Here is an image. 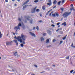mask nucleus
<instances>
[{"mask_svg": "<svg viewBox=\"0 0 75 75\" xmlns=\"http://www.w3.org/2000/svg\"><path fill=\"white\" fill-rule=\"evenodd\" d=\"M27 38V36L23 34L21 35V36H19L16 39L18 41H20L21 42H23V44H25V41Z\"/></svg>", "mask_w": 75, "mask_h": 75, "instance_id": "1", "label": "nucleus"}, {"mask_svg": "<svg viewBox=\"0 0 75 75\" xmlns=\"http://www.w3.org/2000/svg\"><path fill=\"white\" fill-rule=\"evenodd\" d=\"M35 27H33V30H35Z\"/></svg>", "mask_w": 75, "mask_h": 75, "instance_id": "48", "label": "nucleus"}, {"mask_svg": "<svg viewBox=\"0 0 75 75\" xmlns=\"http://www.w3.org/2000/svg\"><path fill=\"white\" fill-rule=\"evenodd\" d=\"M75 71H74V72H73V73H74V74H75Z\"/></svg>", "mask_w": 75, "mask_h": 75, "instance_id": "60", "label": "nucleus"}, {"mask_svg": "<svg viewBox=\"0 0 75 75\" xmlns=\"http://www.w3.org/2000/svg\"><path fill=\"white\" fill-rule=\"evenodd\" d=\"M27 20L29 21L30 20V23L31 24H32V23H33V19L30 17L29 16L28 17V18H27Z\"/></svg>", "mask_w": 75, "mask_h": 75, "instance_id": "4", "label": "nucleus"}, {"mask_svg": "<svg viewBox=\"0 0 75 75\" xmlns=\"http://www.w3.org/2000/svg\"><path fill=\"white\" fill-rule=\"evenodd\" d=\"M17 52H16L15 53H14V55H15V56H17Z\"/></svg>", "mask_w": 75, "mask_h": 75, "instance_id": "20", "label": "nucleus"}, {"mask_svg": "<svg viewBox=\"0 0 75 75\" xmlns=\"http://www.w3.org/2000/svg\"><path fill=\"white\" fill-rule=\"evenodd\" d=\"M1 59V57H0V59Z\"/></svg>", "mask_w": 75, "mask_h": 75, "instance_id": "64", "label": "nucleus"}, {"mask_svg": "<svg viewBox=\"0 0 75 75\" xmlns=\"http://www.w3.org/2000/svg\"><path fill=\"white\" fill-rule=\"evenodd\" d=\"M40 11V9H36V11L37 12H38L39 11Z\"/></svg>", "mask_w": 75, "mask_h": 75, "instance_id": "33", "label": "nucleus"}, {"mask_svg": "<svg viewBox=\"0 0 75 75\" xmlns=\"http://www.w3.org/2000/svg\"><path fill=\"white\" fill-rule=\"evenodd\" d=\"M35 3H38V0H35L34 1Z\"/></svg>", "mask_w": 75, "mask_h": 75, "instance_id": "25", "label": "nucleus"}, {"mask_svg": "<svg viewBox=\"0 0 75 75\" xmlns=\"http://www.w3.org/2000/svg\"><path fill=\"white\" fill-rule=\"evenodd\" d=\"M46 33H44L43 34V35H44V36H45V35H46Z\"/></svg>", "mask_w": 75, "mask_h": 75, "instance_id": "31", "label": "nucleus"}, {"mask_svg": "<svg viewBox=\"0 0 75 75\" xmlns=\"http://www.w3.org/2000/svg\"><path fill=\"white\" fill-rule=\"evenodd\" d=\"M58 27H60V25H59Z\"/></svg>", "mask_w": 75, "mask_h": 75, "instance_id": "63", "label": "nucleus"}, {"mask_svg": "<svg viewBox=\"0 0 75 75\" xmlns=\"http://www.w3.org/2000/svg\"><path fill=\"white\" fill-rule=\"evenodd\" d=\"M67 35L66 36H65L64 37V38H62V39H63V40H65V39H66V38L67 37Z\"/></svg>", "mask_w": 75, "mask_h": 75, "instance_id": "17", "label": "nucleus"}, {"mask_svg": "<svg viewBox=\"0 0 75 75\" xmlns=\"http://www.w3.org/2000/svg\"><path fill=\"white\" fill-rule=\"evenodd\" d=\"M51 26H52V27H55V25H53V24H52V25H51Z\"/></svg>", "mask_w": 75, "mask_h": 75, "instance_id": "38", "label": "nucleus"}, {"mask_svg": "<svg viewBox=\"0 0 75 75\" xmlns=\"http://www.w3.org/2000/svg\"><path fill=\"white\" fill-rule=\"evenodd\" d=\"M5 1L6 3H7L8 2V0H5Z\"/></svg>", "mask_w": 75, "mask_h": 75, "instance_id": "45", "label": "nucleus"}, {"mask_svg": "<svg viewBox=\"0 0 75 75\" xmlns=\"http://www.w3.org/2000/svg\"><path fill=\"white\" fill-rule=\"evenodd\" d=\"M61 10L62 11H64V8H61Z\"/></svg>", "mask_w": 75, "mask_h": 75, "instance_id": "35", "label": "nucleus"}, {"mask_svg": "<svg viewBox=\"0 0 75 75\" xmlns=\"http://www.w3.org/2000/svg\"><path fill=\"white\" fill-rule=\"evenodd\" d=\"M2 37V34L1 33V32H0V38Z\"/></svg>", "mask_w": 75, "mask_h": 75, "instance_id": "23", "label": "nucleus"}, {"mask_svg": "<svg viewBox=\"0 0 75 75\" xmlns=\"http://www.w3.org/2000/svg\"><path fill=\"white\" fill-rule=\"evenodd\" d=\"M36 28L37 29V30H39V28H38V26H37Z\"/></svg>", "mask_w": 75, "mask_h": 75, "instance_id": "29", "label": "nucleus"}, {"mask_svg": "<svg viewBox=\"0 0 75 75\" xmlns=\"http://www.w3.org/2000/svg\"><path fill=\"white\" fill-rule=\"evenodd\" d=\"M56 41V40H55V39H54L53 40V42H55V41Z\"/></svg>", "mask_w": 75, "mask_h": 75, "instance_id": "39", "label": "nucleus"}, {"mask_svg": "<svg viewBox=\"0 0 75 75\" xmlns=\"http://www.w3.org/2000/svg\"><path fill=\"white\" fill-rule=\"evenodd\" d=\"M52 16H53V17H55V14H52Z\"/></svg>", "mask_w": 75, "mask_h": 75, "instance_id": "34", "label": "nucleus"}, {"mask_svg": "<svg viewBox=\"0 0 75 75\" xmlns=\"http://www.w3.org/2000/svg\"><path fill=\"white\" fill-rule=\"evenodd\" d=\"M12 1H15V0H12Z\"/></svg>", "mask_w": 75, "mask_h": 75, "instance_id": "55", "label": "nucleus"}, {"mask_svg": "<svg viewBox=\"0 0 75 75\" xmlns=\"http://www.w3.org/2000/svg\"><path fill=\"white\" fill-rule=\"evenodd\" d=\"M62 20H63V18H62L61 19V21H62Z\"/></svg>", "mask_w": 75, "mask_h": 75, "instance_id": "47", "label": "nucleus"}, {"mask_svg": "<svg viewBox=\"0 0 75 75\" xmlns=\"http://www.w3.org/2000/svg\"><path fill=\"white\" fill-rule=\"evenodd\" d=\"M34 66L35 67L37 68V65H34Z\"/></svg>", "mask_w": 75, "mask_h": 75, "instance_id": "50", "label": "nucleus"}, {"mask_svg": "<svg viewBox=\"0 0 75 75\" xmlns=\"http://www.w3.org/2000/svg\"><path fill=\"white\" fill-rule=\"evenodd\" d=\"M64 2H65V0H62V4H64Z\"/></svg>", "mask_w": 75, "mask_h": 75, "instance_id": "27", "label": "nucleus"}, {"mask_svg": "<svg viewBox=\"0 0 75 75\" xmlns=\"http://www.w3.org/2000/svg\"><path fill=\"white\" fill-rule=\"evenodd\" d=\"M12 43H13V41H11V42H9V45H11V44H12Z\"/></svg>", "mask_w": 75, "mask_h": 75, "instance_id": "24", "label": "nucleus"}, {"mask_svg": "<svg viewBox=\"0 0 75 75\" xmlns=\"http://www.w3.org/2000/svg\"><path fill=\"white\" fill-rule=\"evenodd\" d=\"M41 41H44V39L43 37H41Z\"/></svg>", "mask_w": 75, "mask_h": 75, "instance_id": "21", "label": "nucleus"}, {"mask_svg": "<svg viewBox=\"0 0 75 75\" xmlns=\"http://www.w3.org/2000/svg\"><path fill=\"white\" fill-rule=\"evenodd\" d=\"M18 37H17V38H16V36H15V38H16V40H17V37H18Z\"/></svg>", "mask_w": 75, "mask_h": 75, "instance_id": "51", "label": "nucleus"}, {"mask_svg": "<svg viewBox=\"0 0 75 75\" xmlns=\"http://www.w3.org/2000/svg\"><path fill=\"white\" fill-rule=\"evenodd\" d=\"M61 1H59L57 3V5L58 6H59V5H60V4H61Z\"/></svg>", "mask_w": 75, "mask_h": 75, "instance_id": "18", "label": "nucleus"}, {"mask_svg": "<svg viewBox=\"0 0 75 75\" xmlns=\"http://www.w3.org/2000/svg\"><path fill=\"white\" fill-rule=\"evenodd\" d=\"M71 6H73V4H71Z\"/></svg>", "mask_w": 75, "mask_h": 75, "instance_id": "58", "label": "nucleus"}, {"mask_svg": "<svg viewBox=\"0 0 75 75\" xmlns=\"http://www.w3.org/2000/svg\"><path fill=\"white\" fill-rule=\"evenodd\" d=\"M52 13V12H51L49 14V16H51V14Z\"/></svg>", "mask_w": 75, "mask_h": 75, "instance_id": "36", "label": "nucleus"}, {"mask_svg": "<svg viewBox=\"0 0 75 75\" xmlns=\"http://www.w3.org/2000/svg\"><path fill=\"white\" fill-rule=\"evenodd\" d=\"M74 71V70H72L70 71V73H72V72H73V71Z\"/></svg>", "mask_w": 75, "mask_h": 75, "instance_id": "42", "label": "nucleus"}, {"mask_svg": "<svg viewBox=\"0 0 75 75\" xmlns=\"http://www.w3.org/2000/svg\"><path fill=\"white\" fill-rule=\"evenodd\" d=\"M37 8V7H35V8H33L32 10V12L31 13H35V11H36V9Z\"/></svg>", "mask_w": 75, "mask_h": 75, "instance_id": "5", "label": "nucleus"}, {"mask_svg": "<svg viewBox=\"0 0 75 75\" xmlns=\"http://www.w3.org/2000/svg\"><path fill=\"white\" fill-rule=\"evenodd\" d=\"M40 17H42V14H40Z\"/></svg>", "mask_w": 75, "mask_h": 75, "instance_id": "53", "label": "nucleus"}, {"mask_svg": "<svg viewBox=\"0 0 75 75\" xmlns=\"http://www.w3.org/2000/svg\"><path fill=\"white\" fill-rule=\"evenodd\" d=\"M51 10H52V9H51L50 10L48 11L46 13V15H48V13H50V11H51Z\"/></svg>", "mask_w": 75, "mask_h": 75, "instance_id": "16", "label": "nucleus"}, {"mask_svg": "<svg viewBox=\"0 0 75 75\" xmlns=\"http://www.w3.org/2000/svg\"><path fill=\"white\" fill-rule=\"evenodd\" d=\"M13 42H15L16 44V45H18V42H17V40H13Z\"/></svg>", "mask_w": 75, "mask_h": 75, "instance_id": "8", "label": "nucleus"}, {"mask_svg": "<svg viewBox=\"0 0 75 75\" xmlns=\"http://www.w3.org/2000/svg\"><path fill=\"white\" fill-rule=\"evenodd\" d=\"M60 36V35H59V36H58V37H59V36Z\"/></svg>", "mask_w": 75, "mask_h": 75, "instance_id": "62", "label": "nucleus"}, {"mask_svg": "<svg viewBox=\"0 0 75 75\" xmlns=\"http://www.w3.org/2000/svg\"><path fill=\"white\" fill-rule=\"evenodd\" d=\"M13 35H15V33H13Z\"/></svg>", "mask_w": 75, "mask_h": 75, "instance_id": "59", "label": "nucleus"}, {"mask_svg": "<svg viewBox=\"0 0 75 75\" xmlns=\"http://www.w3.org/2000/svg\"><path fill=\"white\" fill-rule=\"evenodd\" d=\"M42 9L43 10H45V6H43L42 7Z\"/></svg>", "mask_w": 75, "mask_h": 75, "instance_id": "12", "label": "nucleus"}, {"mask_svg": "<svg viewBox=\"0 0 75 75\" xmlns=\"http://www.w3.org/2000/svg\"><path fill=\"white\" fill-rule=\"evenodd\" d=\"M73 48H75V46H73Z\"/></svg>", "mask_w": 75, "mask_h": 75, "instance_id": "56", "label": "nucleus"}, {"mask_svg": "<svg viewBox=\"0 0 75 75\" xmlns=\"http://www.w3.org/2000/svg\"><path fill=\"white\" fill-rule=\"evenodd\" d=\"M59 24H60V23L59 22L57 23V25H59Z\"/></svg>", "mask_w": 75, "mask_h": 75, "instance_id": "43", "label": "nucleus"}, {"mask_svg": "<svg viewBox=\"0 0 75 75\" xmlns=\"http://www.w3.org/2000/svg\"><path fill=\"white\" fill-rule=\"evenodd\" d=\"M71 12H70L68 13L67 12H66L63 14V16L64 17V18H67L68 17V16L71 14Z\"/></svg>", "mask_w": 75, "mask_h": 75, "instance_id": "2", "label": "nucleus"}, {"mask_svg": "<svg viewBox=\"0 0 75 75\" xmlns=\"http://www.w3.org/2000/svg\"><path fill=\"white\" fill-rule=\"evenodd\" d=\"M20 1V0H18V1Z\"/></svg>", "mask_w": 75, "mask_h": 75, "instance_id": "57", "label": "nucleus"}, {"mask_svg": "<svg viewBox=\"0 0 75 75\" xmlns=\"http://www.w3.org/2000/svg\"><path fill=\"white\" fill-rule=\"evenodd\" d=\"M38 22H40V23H41V22H42V21L40 20V21H38Z\"/></svg>", "mask_w": 75, "mask_h": 75, "instance_id": "41", "label": "nucleus"}, {"mask_svg": "<svg viewBox=\"0 0 75 75\" xmlns=\"http://www.w3.org/2000/svg\"><path fill=\"white\" fill-rule=\"evenodd\" d=\"M18 20L19 21H21V19L20 18H18Z\"/></svg>", "mask_w": 75, "mask_h": 75, "instance_id": "40", "label": "nucleus"}, {"mask_svg": "<svg viewBox=\"0 0 75 75\" xmlns=\"http://www.w3.org/2000/svg\"><path fill=\"white\" fill-rule=\"evenodd\" d=\"M62 25H64V26H66V25H67V23H66V22H64L62 24Z\"/></svg>", "mask_w": 75, "mask_h": 75, "instance_id": "9", "label": "nucleus"}, {"mask_svg": "<svg viewBox=\"0 0 75 75\" xmlns=\"http://www.w3.org/2000/svg\"><path fill=\"white\" fill-rule=\"evenodd\" d=\"M9 42H6V45L7 46L9 45Z\"/></svg>", "mask_w": 75, "mask_h": 75, "instance_id": "19", "label": "nucleus"}, {"mask_svg": "<svg viewBox=\"0 0 75 75\" xmlns=\"http://www.w3.org/2000/svg\"><path fill=\"white\" fill-rule=\"evenodd\" d=\"M50 41V39H48L46 40V43H49V42Z\"/></svg>", "mask_w": 75, "mask_h": 75, "instance_id": "15", "label": "nucleus"}, {"mask_svg": "<svg viewBox=\"0 0 75 75\" xmlns=\"http://www.w3.org/2000/svg\"><path fill=\"white\" fill-rule=\"evenodd\" d=\"M72 10H75V9H74V8H70V10L71 11Z\"/></svg>", "mask_w": 75, "mask_h": 75, "instance_id": "26", "label": "nucleus"}, {"mask_svg": "<svg viewBox=\"0 0 75 75\" xmlns=\"http://www.w3.org/2000/svg\"><path fill=\"white\" fill-rule=\"evenodd\" d=\"M48 6H50L51 4H52V2H51V0H49V3H47V4Z\"/></svg>", "mask_w": 75, "mask_h": 75, "instance_id": "6", "label": "nucleus"}, {"mask_svg": "<svg viewBox=\"0 0 75 75\" xmlns=\"http://www.w3.org/2000/svg\"><path fill=\"white\" fill-rule=\"evenodd\" d=\"M14 6H17V4H15Z\"/></svg>", "mask_w": 75, "mask_h": 75, "instance_id": "54", "label": "nucleus"}, {"mask_svg": "<svg viewBox=\"0 0 75 75\" xmlns=\"http://www.w3.org/2000/svg\"><path fill=\"white\" fill-rule=\"evenodd\" d=\"M53 65V66H54V67H55V65Z\"/></svg>", "mask_w": 75, "mask_h": 75, "instance_id": "61", "label": "nucleus"}, {"mask_svg": "<svg viewBox=\"0 0 75 75\" xmlns=\"http://www.w3.org/2000/svg\"><path fill=\"white\" fill-rule=\"evenodd\" d=\"M56 16H57V17H58V16H59V15H58V13H56Z\"/></svg>", "mask_w": 75, "mask_h": 75, "instance_id": "37", "label": "nucleus"}, {"mask_svg": "<svg viewBox=\"0 0 75 75\" xmlns=\"http://www.w3.org/2000/svg\"><path fill=\"white\" fill-rule=\"evenodd\" d=\"M28 6V5H25L24 6L23 8V10H25V8H26V6Z\"/></svg>", "mask_w": 75, "mask_h": 75, "instance_id": "14", "label": "nucleus"}, {"mask_svg": "<svg viewBox=\"0 0 75 75\" xmlns=\"http://www.w3.org/2000/svg\"><path fill=\"white\" fill-rule=\"evenodd\" d=\"M63 42V41H61L60 42V44H61Z\"/></svg>", "mask_w": 75, "mask_h": 75, "instance_id": "32", "label": "nucleus"}, {"mask_svg": "<svg viewBox=\"0 0 75 75\" xmlns=\"http://www.w3.org/2000/svg\"><path fill=\"white\" fill-rule=\"evenodd\" d=\"M51 45H50V46H47V48H48V47H51Z\"/></svg>", "mask_w": 75, "mask_h": 75, "instance_id": "46", "label": "nucleus"}, {"mask_svg": "<svg viewBox=\"0 0 75 75\" xmlns=\"http://www.w3.org/2000/svg\"><path fill=\"white\" fill-rule=\"evenodd\" d=\"M69 56H68V57H66V59H69Z\"/></svg>", "mask_w": 75, "mask_h": 75, "instance_id": "28", "label": "nucleus"}, {"mask_svg": "<svg viewBox=\"0 0 75 75\" xmlns=\"http://www.w3.org/2000/svg\"><path fill=\"white\" fill-rule=\"evenodd\" d=\"M57 0H54L53 2V4H57Z\"/></svg>", "mask_w": 75, "mask_h": 75, "instance_id": "11", "label": "nucleus"}, {"mask_svg": "<svg viewBox=\"0 0 75 75\" xmlns=\"http://www.w3.org/2000/svg\"><path fill=\"white\" fill-rule=\"evenodd\" d=\"M29 1H30V0H27L23 4L24 5V4H27V3H28Z\"/></svg>", "mask_w": 75, "mask_h": 75, "instance_id": "10", "label": "nucleus"}, {"mask_svg": "<svg viewBox=\"0 0 75 75\" xmlns=\"http://www.w3.org/2000/svg\"><path fill=\"white\" fill-rule=\"evenodd\" d=\"M21 24L19 23L18 24V26L15 27L14 29L16 30V32H17V30H20V27H21Z\"/></svg>", "mask_w": 75, "mask_h": 75, "instance_id": "3", "label": "nucleus"}, {"mask_svg": "<svg viewBox=\"0 0 75 75\" xmlns=\"http://www.w3.org/2000/svg\"><path fill=\"white\" fill-rule=\"evenodd\" d=\"M59 33H63V32H62V31H60L59 32Z\"/></svg>", "mask_w": 75, "mask_h": 75, "instance_id": "49", "label": "nucleus"}, {"mask_svg": "<svg viewBox=\"0 0 75 75\" xmlns=\"http://www.w3.org/2000/svg\"><path fill=\"white\" fill-rule=\"evenodd\" d=\"M62 30V28H60L59 29H58L56 30V32H57V31H58L59 30Z\"/></svg>", "mask_w": 75, "mask_h": 75, "instance_id": "22", "label": "nucleus"}, {"mask_svg": "<svg viewBox=\"0 0 75 75\" xmlns=\"http://www.w3.org/2000/svg\"><path fill=\"white\" fill-rule=\"evenodd\" d=\"M56 8V6H55L53 7V8Z\"/></svg>", "mask_w": 75, "mask_h": 75, "instance_id": "52", "label": "nucleus"}, {"mask_svg": "<svg viewBox=\"0 0 75 75\" xmlns=\"http://www.w3.org/2000/svg\"><path fill=\"white\" fill-rule=\"evenodd\" d=\"M74 45V44L73 43H72L71 45V46L73 47H74V46H73Z\"/></svg>", "mask_w": 75, "mask_h": 75, "instance_id": "44", "label": "nucleus"}, {"mask_svg": "<svg viewBox=\"0 0 75 75\" xmlns=\"http://www.w3.org/2000/svg\"><path fill=\"white\" fill-rule=\"evenodd\" d=\"M30 34L32 36H34V37H35V35L34 33H32V32H30Z\"/></svg>", "mask_w": 75, "mask_h": 75, "instance_id": "7", "label": "nucleus"}, {"mask_svg": "<svg viewBox=\"0 0 75 75\" xmlns=\"http://www.w3.org/2000/svg\"><path fill=\"white\" fill-rule=\"evenodd\" d=\"M47 32L48 34H51V32L50 31V30H47Z\"/></svg>", "mask_w": 75, "mask_h": 75, "instance_id": "13", "label": "nucleus"}, {"mask_svg": "<svg viewBox=\"0 0 75 75\" xmlns=\"http://www.w3.org/2000/svg\"><path fill=\"white\" fill-rule=\"evenodd\" d=\"M21 46L22 47H24V45H23V44H21Z\"/></svg>", "mask_w": 75, "mask_h": 75, "instance_id": "30", "label": "nucleus"}]
</instances>
